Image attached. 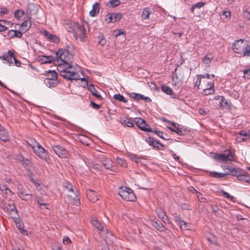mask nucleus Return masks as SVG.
Wrapping results in <instances>:
<instances>
[{
    "mask_svg": "<svg viewBox=\"0 0 250 250\" xmlns=\"http://www.w3.org/2000/svg\"><path fill=\"white\" fill-rule=\"evenodd\" d=\"M213 59V57L212 54H208L206 55L202 60V62L204 64L206 65L207 66H209L212 60Z\"/></svg>",
    "mask_w": 250,
    "mask_h": 250,
    "instance_id": "obj_27",
    "label": "nucleus"
},
{
    "mask_svg": "<svg viewBox=\"0 0 250 250\" xmlns=\"http://www.w3.org/2000/svg\"><path fill=\"white\" fill-rule=\"evenodd\" d=\"M242 54L244 56L250 57V45L248 44V42Z\"/></svg>",
    "mask_w": 250,
    "mask_h": 250,
    "instance_id": "obj_41",
    "label": "nucleus"
},
{
    "mask_svg": "<svg viewBox=\"0 0 250 250\" xmlns=\"http://www.w3.org/2000/svg\"><path fill=\"white\" fill-rule=\"evenodd\" d=\"M86 30L83 25L77 23L73 30V34L76 40L80 39L82 42L85 41Z\"/></svg>",
    "mask_w": 250,
    "mask_h": 250,
    "instance_id": "obj_4",
    "label": "nucleus"
},
{
    "mask_svg": "<svg viewBox=\"0 0 250 250\" xmlns=\"http://www.w3.org/2000/svg\"><path fill=\"white\" fill-rule=\"evenodd\" d=\"M216 100L218 101L220 107L227 108L229 107L230 103L223 96H217Z\"/></svg>",
    "mask_w": 250,
    "mask_h": 250,
    "instance_id": "obj_15",
    "label": "nucleus"
},
{
    "mask_svg": "<svg viewBox=\"0 0 250 250\" xmlns=\"http://www.w3.org/2000/svg\"><path fill=\"white\" fill-rule=\"evenodd\" d=\"M97 158L102 163L104 159H106L105 154L102 152H99L97 155Z\"/></svg>",
    "mask_w": 250,
    "mask_h": 250,
    "instance_id": "obj_45",
    "label": "nucleus"
},
{
    "mask_svg": "<svg viewBox=\"0 0 250 250\" xmlns=\"http://www.w3.org/2000/svg\"><path fill=\"white\" fill-rule=\"evenodd\" d=\"M32 197V194L27 193L26 192H25L23 195H20L21 199L22 200H25V201H27V200H29L31 199Z\"/></svg>",
    "mask_w": 250,
    "mask_h": 250,
    "instance_id": "obj_44",
    "label": "nucleus"
},
{
    "mask_svg": "<svg viewBox=\"0 0 250 250\" xmlns=\"http://www.w3.org/2000/svg\"><path fill=\"white\" fill-rule=\"evenodd\" d=\"M9 212L10 213L11 217L13 219L16 220L17 219L19 215L18 214V211L16 208L13 211H10Z\"/></svg>",
    "mask_w": 250,
    "mask_h": 250,
    "instance_id": "obj_52",
    "label": "nucleus"
},
{
    "mask_svg": "<svg viewBox=\"0 0 250 250\" xmlns=\"http://www.w3.org/2000/svg\"><path fill=\"white\" fill-rule=\"evenodd\" d=\"M17 160L25 168H27L32 167V162L27 158H25L22 156H18Z\"/></svg>",
    "mask_w": 250,
    "mask_h": 250,
    "instance_id": "obj_13",
    "label": "nucleus"
},
{
    "mask_svg": "<svg viewBox=\"0 0 250 250\" xmlns=\"http://www.w3.org/2000/svg\"><path fill=\"white\" fill-rule=\"evenodd\" d=\"M15 222L16 223L17 227L19 230L20 231V232L22 234H27V231L24 230L23 229V224L20 222L19 220H18V221L16 220Z\"/></svg>",
    "mask_w": 250,
    "mask_h": 250,
    "instance_id": "obj_30",
    "label": "nucleus"
},
{
    "mask_svg": "<svg viewBox=\"0 0 250 250\" xmlns=\"http://www.w3.org/2000/svg\"><path fill=\"white\" fill-rule=\"evenodd\" d=\"M134 122L137 126L142 130L146 132H152L150 125L146 124V121L141 118H136Z\"/></svg>",
    "mask_w": 250,
    "mask_h": 250,
    "instance_id": "obj_11",
    "label": "nucleus"
},
{
    "mask_svg": "<svg viewBox=\"0 0 250 250\" xmlns=\"http://www.w3.org/2000/svg\"><path fill=\"white\" fill-rule=\"evenodd\" d=\"M91 223L92 224V225L96 227L100 231L104 230V227L101 224V223L99 221H98L97 219L91 220Z\"/></svg>",
    "mask_w": 250,
    "mask_h": 250,
    "instance_id": "obj_32",
    "label": "nucleus"
},
{
    "mask_svg": "<svg viewBox=\"0 0 250 250\" xmlns=\"http://www.w3.org/2000/svg\"><path fill=\"white\" fill-rule=\"evenodd\" d=\"M162 90L163 92L168 95H170L172 93V90L170 87L167 85H162Z\"/></svg>",
    "mask_w": 250,
    "mask_h": 250,
    "instance_id": "obj_43",
    "label": "nucleus"
},
{
    "mask_svg": "<svg viewBox=\"0 0 250 250\" xmlns=\"http://www.w3.org/2000/svg\"><path fill=\"white\" fill-rule=\"evenodd\" d=\"M146 142H147L150 146H152L154 148H157L158 149H163L164 146L163 144L161 143L155 141L152 137H148L147 139H146Z\"/></svg>",
    "mask_w": 250,
    "mask_h": 250,
    "instance_id": "obj_12",
    "label": "nucleus"
},
{
    "mask_svg": "<svg viewBox=\"0 0 250 250\" xmlns=\"http://www.w3.org/2000/svg\"><path fill=\"white\" fill-rule=\"evenodd\" d=\"M157 214L159 217L162 219V220L164 222L166 223L167 221L168 220V218L167 216V215L166 214L165 212L160 209L159 211L157 212Z\"/></svg>",
    "mask_w": 250,
    "mask_h": 250,
    "instance_id": "obj_31",
    "label": "nucleus"
},
{
    "mask_svg": "<svg viewBox=\"0 0 250 250\" xmlns=\"http://www.w3.org/2000/svg\"><path fill=\"white\" fill-rule=\"evenodd\" d=\"M37 203L39 205L40 207L41 208L42 206L46 207V204L43 202V200L39 197H37ZM46 208V207H45Z\"/></svg>",
    "mask_w": 250,
    "mask_h": 250,
    "instance_id": "obj_61",
    "label": "nucleus"
},
{
    "mask_svg": "<svg viewBox=\"0 0 250 250\" xmlns=\"http://www.w3.org/2000/svg\"><path fill=\"white\" fill-rule=\"evenodd\" d=\"M43 33L45 36L47 37V38L50 41H51L53 42H59V38L56 36L49 33L48 31H47L45 30L43 31Z\"/></svg>",
    "mask_w": 250,
    "mask_h": 250,
    "instance_id": "obj_25",
    "label": "nucleus"
},
{
    "mask_svg": "<svg viewBox=\"0 0 250 250\" xmlns=\"http://www.w3.org/2000/svg\"><path fill=\"white\" fill-rule=\"evenodd\" d=\"M0 206L1 208L7 212L13 211L16 208L14 201L11 199L6 198L2 200Z\"/></svg>",
    "mask_w": 250,
    "mask_h": 250,
    "instance_id": "obj_9",
    "label": "nucleus"
},
{
    "mask_svg": "<svg viewBox=\"0 0 250 250\" xmlns=\"http://www.w3.org/2000/svg\"><path fill=\"white\" fill-rule=\"evenodd\" d=\"M21 26L22 27H25V30L26 31L30 28L31 26V23L27 21H25L21 23Z\"/></svg>",
    "mask_w": 250,
    "mask_h": 250,
    "instance_id": "obj_51",
    "label": "nucleus"
},
{
    "mask_svg": "<svg viewBox=\"0 0 250 250\" xmlns=\"http://www.w3.org/2000/svg\"><path fill=\"white\" fill-rule=\"evenodd\" d=\"M57 63H58L57 69L60 72V75L62 77L69 81L77 80L79 79V75L78 73L69 70L73 68L72 64H65L62 62Z\"/></svg>",
    "mask_w": 250,
    "mask_h": 250,
    "instance_id": "obj_1",
    "label": "nucleus"
},
{
    "mask_svg": "<svg viewBox=\"0 0 250 250\" xmlns=\"http://www.w3.org/2000/svg\"><path fill=\"white\" fill-rule=\"evenodd\" d=\"M191 69L189 67L185 66L179 69L178 75H176L175 78L177 79H179L181 81H185L188 79L190 75Z\"/></svg>",
    "mask_w": 250,
    "mask_h": 250,
    "instance_id": "obj_10",
    "label": "nucleus"
},
{
    "mask_svg": "<svg viewBox=\"0 0 250 250\" xmlns=\"http://www.w3.org/2000/svg\"><path fill=\"white\" fill-rule=\"evenodd\" d=\"M87 89L91 92L92 94L96 97L98 100H102L103 98L99 94L94 85L92 84L87 85Z\"/></svg>",
    "mask_w": 250,
    "mask_h": 250,
    "instance_id": "obj_21",
    "label": "nucleus"
},
{
    "mask_svg": "<svg viewBox=\"0 0 250 250\" xmlns=\"http://www.w3.org/2000/svg\"><path fill=\"white\" fill-rule=\"evenodd\" d=\"M24 15V12L22 10H16L14 13L15 17L17 18L21 17Z\"/></svg>",
    "mask_w": 250,
    "mask_h": 250,
    "instance_id": "obj_56",
    "label": "nucleus"
},
{
    "mask_svg": "<svg viewBox=\"0 0 250 250\" xmlns=\"http://www.w3.org/2000/svg\"><path fill=\"white\" fill-rule=\"evenodd\" d=\"M140 94L136 93H132L129 94L131 98H132L135 100H139Z\"/></svg>",
    "mask_w": 250,
    "mask_h": 250,
    "instance_id": "obj_62",
    "label": "nucleus"
},
{
    "mask_svg": "<svg viewBox=\"0 0 250 250\" xmlns=\"http://www.w3.org/2000/svg\"><path fill=\"white\" fill-rule=\"evenodd\" d=\"M44 83L49 88L56 87L58 83L57 80L50 79H45Z\"/></svg>",
    "mask_w": 250,
    "mask_h": 250,
    "instance_id": "obj_23",
    "label": "nucleus"
},
{
    "mask_svg": "<svg viewBox=\"0 0 250 250\" xmlns=\"http://www.w3.org/2000/svg\"><path fill=\"white\" fill-rule=\"evenodd\" d=\"M131 119L125 118V119H122L121 120V122L122 124L128 127H133V124L132 122L130 121Z\"/></svg>",
    "mask_w": 250,
    "mask_h": 250,
    "instance_id": "obj_36",
    "label": "nucleus"
},
{
    "mask_svg": "<svg viewBox=\"0 0 250 250\" xmlns=\"http://www.w3.org/2000/svg\"><path fill=\"white\" fill-rule=\"evenodd\" d=\"M119 194L124 200L126 201L133 202L136 200V197L133 191L129 188L121 189L119 191Z\"/></svg>",
    "mask_w": 250,
    "mask_h": 250,
    "instance_id": "obj_7",
    "label": "nucleus"
},
{
    "mask_svg": "<svg viewBox=\"0 0 250 250\" xmlns=\"http://www.w3.org/2000/svg\"><path fill=\"white\" fill-rule=\"evenodd\" d=\"M113 163V162L110 159L107 158L106 159H104L102 164L105 168L113 170L112 169Z\"/></svg>",
    "mask_w": 250,
    "mask_h": 250,
    "instance_id": "obj_26",
    "label": "nucleus"
},
{
    "mask_svg": "<svg viewBox=\"0 0 250 250\" xmlns=\"http://www.w3.org/2000/svg\"><path fill=\"white\" fill-rule=\"evenodd\" d=\"M12 58L14 59L15 65L18 67H20L21 62L16 59V56L14 55V53L13 54V57H12Z\"/></svg>",
    "mask_w": 250,
    "mask_h": 250,
    "instance_id": "obj_63",
    "label": "nucleus"
},
{
    "mask_svg": "<svg viewBox=\"0 0 250 250\" xmlns=\"http://www.w3.org/2000/svg\"><path fill=\"white\" fill-rule=\"evenodd\" d=\"M214 158L217 161L227 162V161H234V158L231 152L229 150H226L224 153L222 154H215Z\"/></svg>",
    "mask_w": 250,
    "mask_h": 250,
    "instance_id": "obj_6",
    "label": "nucleus"
},
{
    "mask_svg": "<svg viewBox=\"0 0 250 250\" xmlns=\"http://www.w3.org/2000/svg\"><path fill=\"white\" fill-rule=\"evenodd\" d=\"M222 193L225 197L229 199L231 201H233L234 197L230 195L229 193H228V192L222 190Z\"/></svg>",
    "mask_w": 250,
    "mask_h": 250,
    "instance_id": "obj_58",
    "label": "nucleus"
},
{
    "mask_svg": "<svg viewBox=\"0 0 250 250\" xmlns=\"http://www.w3.org/2000/svg\"><path fill=\"white\" fill-rule=\"evenodd\" d=\"M86 195L91 202H95L98 200L97 193L92 190L89 189L87 191Z\"/></svg>",
    "mask_w": 250,
    "mask_h": 250,
    "instance_id": "obj_19",
    "label": "nucleus"
},
{
    "mask_svg": "<svg viewBox=\"0 0 250 250\" xmlns=\"http://www.w3.org/2000/svg\"><path fill=\"white\" fill-rule=\"evenodd\" d=\"M152 225L160 231H164L167 229L166 227L163 225L160 221H153Z\"/></svg>",
    "mask_w": 250,
    "mask_h": 250,
    "instance_id": "obj_20",
    "label": "nucleus"
},
{
    "mask_svg": "<svg viewBox=\"0 0 250 250\" xmlns=\"http://www.w3.org/2000/svg\"><path fill=\"white\" fill-rule=\"evenodd\" d=\"M115 240V237L111 234V233L107 232L104 239L106 243L109 245L112 244Z\"/></svg>",
    "mask_w": 250,
    "mask_h": 250,
    "instance_id": "obj_28",
    "label": "nucleus"
},
{
    "mask_svg": "<svg viewBox=\"0 0 250 250\" xmlns=\"http://www.w3.org/2000/svg\"><path fill=\"white\" fill-rule=\"evenodd\" d=\"M113 97L115 100H118L121 102H123V103H125L127 102V100H126L123 95H122L120 94L114 95Z\"/></svg>",
    "mask_w": 250,
    "mask_h": 250,
    "instance_id": "obj_40",
    "label": "nucleus"
},
{
    "mask_svg": "<svg viewBox=\"0 0 250 250\" xmlns=\"http://www.w3.org/2000/svg\"><path fill=\"white\" fill-rule=\"evenodd\" d=\"M63 187L69 193L67 196L71 203L76 206L80 205V197L78 190L76 189H74L72 185L69 183L65 182Z\"/></svg>",
    "mask_w": 250,
    "mask_h": 250,
    "instance_id": "obj_2",
    "label": "nucleus"
},
{
    "mask_svg": "<svg viewBox=\"0 0 250 250\" xmlns=\"http://www.w3.org/2000/svg\"><path fill=\"white\" fill-rule=\"evenodd\" d=\"M0 139L3 142L9 141V134L7 130L3 127L0 128Z\"/></svg>",
    "mask_w": 250,
    "mask_h": 250,
    "instance_id": "obj_18",
    "label": "nucleus"
},
{
    "mask_svg": "<svg viewBox=\"0 0 250 250\" xmlns=\"http://www.w3.org/2000/svg\"><path fill=\"white\" fill-rule=\"evenodd\" d=\"M117 162L118 164L121 166V167H125L126 166L125 161L121 158H118L117 159Z\"/></svg>",
    "mask_w": 250,
    "mask_h": 250,
    "instance_id": "obj_57",
    "label": "nucleus"
},
{
    "mask_svg": "<svg viewBox=\"0 0 250 250\" xmlns=\"http://www.w3.org/2000/svg\"><path fill=\"white\" fill-rule=\"evenodd\" d=\"M175 128V132H176L177 134L179 135H182L184 134V132L185 131L183 130L182 128L180 127V125H177Z\"/></svg>",
    "mask_w": 250,
    "mask_h": 250,
    "instance_id": "obj_48",
    "label": "nucleus"
},
{
    "mask_svg": "<svg viewBox=\"0 0 250 250\" xmlns=\"http://www.w3.org/2000/svg\"><path fill=\"white\" fill-rule=\"evenodd\" d=\"M245 78L250 79V69H246L244 71Z\"/></svg>",
    "mask_w": 250,
    "mask_h": 250,
    "instance_id": "obj_64",
    "label": "nucleus"
},
{
    "mask_svg": "<svg viewBox=\"0 0 250 250\" xmlns=\"http://www.w3.org/2000/svg\"><path fill=\"white\" fill-rule=\"evenodd\" d=\"M98 44L101 45L102 46L104 45L106 43V40L104 38V36L101 35L98 37Z\"/></svg>",
    "mask_w": 250,
    "mask_h": 250,
    "instance_id": "obj_53",
    "label": "nucleus"
},
{
    "mask_svg": "<svg viewBox=\"0 0 250 250\" xmlns=\"http://www.w3.org/2000/svg\"><path fill=\"white\" fill-rule=\"evenodd\" d=\"M11 33H14L13 35H11V37H16L18 38H21L22 36V33L19 31L11 30L9 31V34Z\"/></svg>",
    "mask_w": 250,
    "mask_h": 250,
    "instance_id": "obj_42",
    "label": "nucleus"
},
{
    "mask_svg": "<svg viewBox=\"0 0 250 250\" xmlns=\"http://www.w3.org/2000/svg\"><path fill=\"white\" fill-rule=\"evenodd\" d=\"M210 175L214 178L221 179L227 176V174H224V173H219L217 172H211L210 173Z\"/></svg>",
    "mask_w": 250,
    "mask_h": 250,
    "instance_id": "obj_34",
    "label": "nucleus"
},
{
    "mask_svg": "<svg viewBox=\"0 0 250 250\" xmlns=\"http://www.w3.org/2000/svg\"><path fill=\"white\" fill-rule=\"evenodd\" d=\"M112 14L113 15V22L117 21L122 18V15L120 13H113Z\"/></svg>",
    "mask_w": 250,
    "mask_h": 250,
    "instance_id": "obj_47",
    "label": "nucleus"
},
{
    "mask_svg": "<svg viewBox=\"0 0 250 250\" xmlns=\"http://www.w3.org/2000/svg\"><path fill=\"white\" fill-rule=\"evenodd\" d=\"M100 4L98 2L95 3L92 6V9L89 12V14L92 17L96 16L99 12Z\"/></svg>",
    "mask_w": 250,
    "mask_h": 250,
    "instance_id": "obj_22",
    "label": "nucleus"
},
{
    "mask_svg": "<svg viewBox=\"0 0 250 250\" xmlns=\"http://www.w3.org/2000/svg\"><path fill=\"white\" fill-rule=\"evenodd\" d=\"M53 149L55 153L60 157H65L67 151L62 146H52Z\"/></svg>",
    "mask_w": 250,
    "mask_h": 250,
    "instance_id": "obj_14",
    "label": "nucleus"
},
{
    "mask_svg": "<svg viewBox=\"0 0 250 250\" xmlns=\"http://www.w3.org/2000/svg\"><path fill=\"white\" fill-rule=\"evenodd\" d=\"M181 208L183 210H191V205L188 203L182 204Z\"/></svg>",
    "mask_w": 250,
    "mask_h": 250,
    "instance_id": "obj_60",
    "label": "nucleus"
},
{
    "mask_svg": "<svg viewBox=\"0 0 250 250\" xmlns=\"http://www.w3.org/2000/svg\"><path fill=\"white\" fill-rule=\"evenodd\" d=\"M175 221L176 222V223L180 226V228L181 229H183V223H184V225H187V223L186 222H185L184 220H181L180 219V217L178 216H175Z\"/></svg>",
    "mask_w": 250,
    "mask_h": 250,
    "instance_id": "obj_39",
    "label": "nucleus"
},
{
    "mask_svg": "<svg viewBox=\"0 0 250 250\" xmlns=\"http://www.w3.org/2000/svg\"><path fill=\"white\" fill-rule=\"evenodd\" d=\"M104 20L108 23L113 22L112 14L110 13L107 14L105 16Z\"/></svg>",
    "mask_w": 250,
    "mask_h": 250,
    "instance_id": "obj_46",
    "label": "nucleus"
},
{
    "mask_svg": "<svg viewBox=\"0 0 250 250\" xmlns=\"http://www.w3.org/2000/svg\"><path fill=\"white\" fill-rule=\"evenodd\" d=\"M45 76L47 77L46 79L57 80V74L55 71L49 70L46 71Z\"/></svg>",
    "mask_w": 250,
    "mask_h": 250,
    "instance_id": "obj_29",
    "label": "nucleus"
},
{
    "mask_svg": "<svg viewBox=\"0 0 250 250\" xmlns=\"http://www.w3.org/2000/svg\"><path fill=\"white\" fill-rule=\"evenodd\" d=\"M249 176L247 175L244 174V172L242 171L237 175V179L239 181H244L247 183Z\"/></svg>",
    "mask_w": 250,
    "mask_h": 250,
    "instance_id": "obj_35",
    "label": "nucleus"
},
{
    "mask_svg": "<svg viewBox=\"0 0 250 250\" xmlns=\"http://www.w3.org/2000/svg\"><path fill=\"white\" fill-rule=\"evenodd\" d=\"M14 52L11 50H8L7 53L3 55L0 56V59L3 60L4 61H7L8 60V58L10 59H12V57H13Z\"/></svg>",
    "mask_w": 250,
    "mask_h": 250,
    "instance_id": "obj_33",
    "label": "nucleus"
},
{
    "mask_svg": "<svg viewBox=\"0 0 250 250\" xmlns=\"http://www.w3.org/2000/svg\"><path fill=\"white\" fill-rule=\"evenodd\" d=\"M56 62H62L65 64H71L72 56L66 49H60L56 52Z\"/></svg>",
    "mask_w": 250,
    "mask_h": 250,
    "instance_id": "obj_3",
    "label": "nucleus"
},
{
    "mask_svg": "<svg viewBox=\"0 0 250 250\" xmlns=\"http://www.w3.org/2000/svg\"><path fill=\"white\" fill-rule=\"evenodd\" d=\"M0 189L1 191H5L6 194H8V192L12 193V191L8 188L6 185H0Z\"/></svg>",
    "mask_w": 250,
    "mask_h": 250,
    "instance_id": "obj_50",
    "label": "nucleus"
},
{
    "mask_svg": "<svg viewBox=\"0 0 250 250\" xmlns=\"http://www.w3.org/2000/svg\"><path fill=\"white\" fill-rule=\"evenodd\" d=\"M247 41L245 40L240 39L236 40L233 44V50L234 52L241 54L243 53L245 47L247 44Z\"/></svg>",
    "mask_w": 250,
    "mask_h": 250,
    "instance_id": "obj_8",
    "label": "nucleus"
},
{
    "mask_svg": "<svg viewBox=\"0 0 250 250\" xmlns=\"http://www.w3.org/2000/svg\"><path fill=\"white\" fill-rule=\"evenodd\" d=\"M131 160L134 161L135 163H138L141 162L140 158L137 155L132 154L130 156Z\"/></svg>",
    "mask_w": 250,
    "mask_h": 250,
    "instance_id": "obj_54",
    "label": "nucleus"
},
{
    "mask_svg": "<svg viewBox=\"0 0 250 250\" xmlns=\"http://www.w3.org/2000/svg\"><path fill=\"white\" fill-rule=\"evenodd\" d=\"M121 2L120 0H110L107 3L106 6L111 7H115L120 4Z\"/></svg>",
    "mask_w": 250,
    "mask_h": 250,
    "instance_id": "obj_37",
    "label": "nucleus"
},
{
    "mask_svg": "<svg viewBox=\"0 0 250 250\" xmlns=\"http://www.w3.org/2000/svg\"><path fill=\"white\" fill-rule=\"evenodd\" d=\"M41 63H47L55 62V59L52 56H42L38 59Z\"/></svg>",
    "mask_w": 250,
    "mask_h": 250,
    "instance_id": "obj_17",
    "label": "nucleus"
},
{
    "mask_svg": "<svg viewBox=\"0 0 250 250\" xmlns=\"http://www.w3.org/2000/svg\"><path fill=\"white\" fill-rule=\"evenodd\" d=\"M214 83L213 82H210L209 87H207L204 89L203 91V93L205 95H208L212 94L214 92Z\"/></svg>",
    "mask_w": 250,
    "mask_h": 250,
    "instance_id": "obj_24",
    "label": "nucleus"
},
{
    "mask_svg": "<svg viewBox=\"0 0 250 250\" xmlns=\"http://www.w3.org/2000/svg\"><path fill=\"white\" fill-rule=\"evenodd\" d=\"M150 12H149V8L146 7L145 8L142 14V18L144 20H147L149 18Z\"/></svg>",
    "mask_w": 250,
    "mask_h": 250,
    "instance_id": "obj_38",
    "label": "nucleus"
},
{
    "mask_svg": "<svg viewBox=\"0 0 250 250\" xmlns=\"http://www.w3.org/2000/svg\"><path fill=\"white\" fill-rule=\"evenodd\" d=\"M32 148L34 153L41 159L48 162L49 160V156L48 153L45 151L44 148L42 146L39 144L37 146H33Z\"/></svg>",
    "mask_w": 250,
    "mask_h": 250,
    "instance_id": "obj_5",
    "label": "nucleus"
},
{
    "mask_svg": "<svg viewBox=\"0 0 250 250\" xmlns=\"http://www.w3.org/2000/svg\"><path fill=\"white\" fill-rule=\"evenodd\" d=\"M231 172L230 175L234 176H236L237 177V175L242 171V170L240 169H231Z\"/></svg>",
    "mask_w": 250,
    "mask_h": 250,
    "instance_id": "obj_55",
    "label": "nucleus"
},
{
    "mask_svg": "<svg viewBox=\"0 0 250 250\" xmlns=\"http://www.w3.org/2000/svg\"><path fill=\"white\" fill-rule=\"evenodd\" d=\"M142 100L146 102H150L151 101V99L148 97H145L143 95L140 94L139 100Z\"/></svg>",
    "mask_w": 250,
    "mask_h": 250,
    "instance_id": "obj_59",
    "label": "nucleus"
},
{
    "mask_svg": "<svg viewBox=\"0 0 250 250\" xmlns=\"http://www.w3.org/2000/svg\"><path fill=\"white\" fill-rule=\"evenodd\" d=\"M250 135L246 131L241 130L237 137L236 140L239 142L245 141L249 139Z\"/></svg>",
    "mask_w": 250,
    "mask_h": 250,
    "instance_id": "obj_16",
    "label": "nucleus"
},
{
    "mask_svg": "<svg viewBox=\"0 0 250 250\" xmlns=\"http://www.w3.org/2000/svg\"><path fill=\"white\" fill-rule=\"evenodd\" d=\"M114 35L116 37L118 36H121L123 40H125V35L120 30H115L114 31Z\"/></svg>",
    "mask_w": 250,
    "mask_h": 250,
    "instance_id": "obj_49",
    "label": "nucleus"
}]
</instances>
